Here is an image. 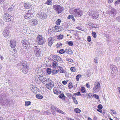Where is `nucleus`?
<instances>
[{
	"label": "nucleus",
	"mask_w": 120,
	"mask_h": 120,
	"mask_svg": "<svg viewBox=\"0 0 120 120\" xmlns=\"http://www.w3.org/2000/svg\"><path fill=\"white\" fill-rule=\"evenodd\" d=\"M67 19H72L73 21L74 22L75 21V19L73 16L72 15H69L67 17Z\"/></svg>",
	"instance_id": "b1692460"
},
{
	"label": "nucleus",
	"mask_w": 120,
	"mask_h": 120,
	"mask_svg": "<svg viewBox=\"0 0 120 120\" xmlns=\"http://www.w3.org/2000/svg\"><path fill=\"white\" fill-rule=\"evenodd\" d=\"M86 86L88 88H90V86L89 84L86 83Z\"/></svg>",
	"instance_id": "69168bd1"
},
{
	"label": "nucleus",
	"mask_w": 120,
	"mask_h": 120,
	"mask_svg": "<svg viewBox=\"0 0 120 120\" xmlns=\"http://www.w3.org/2000/svg\"><path fill=\"white\" fill-rule=\"evenodd\" d=\"M93 96L95 98L97 99H99V97L98 95L96 94H94Z\"/></svg>",
	"instance_id": "58836bf2"
},
{
	"label": "nucleus",
	"mask_w": 120,
	"mask_h": 120,
	"mask_svg": "<svg viewBox=\"0 0 120 120\" xmlns=\"http://www.w3.org/2000/svg\"><path fill=\"white\" fill-rule=\"evenodd\" d=\"M110 68L112 70V71H113L114 72H116L117 68L114 65L111 64L110 66Z\"/></svg>",
	"instance_id": "4468645a"
},
{
	"label": "nucleus",
	"mask_w": 120,
	"mask_h": 120,
	"mask_svg": "<svg viewBox=\"0 0 120 120\" xmlns=\"http://www.w3.org/2000/svg\"><path fill=\"white\" fill-rule=\"evenodd\" d=\"M70 69L73 72H75L76 71L75 68L74 67H71Z\"/></svg>",
	"instance_id": "a18cd8bd"
},
{
	"label": "nucleus",
	"mask_w": 120,
	"mask_h": 120,
	"mask_svg": "<svg viewBox=\"0 0 120 120\" xmlns=\"http://www.w3.org/2000/svg\"><path fill=\"white\" fill-rule=\"evenodd\" d=\"M41 16L42 19H45L47 17L46 14L45 13L42 12L41 14Z\"/></svg>",
	"instance_id": "a211bd4d"
},
{
	"label": "nucleus",
	"mask_w": 120,
	"mask_h": 120,
	"mask_svg": "<svg viewBox=\"0 0 120 120\" xmlns=\"http://www.w3.org/2000/svg\"><path fill=\"white\" fill-rule=\"evenodd\" d=\"M24 6L25 8L29 9L31 7L30 4L28 3H25L24 5Z\"/></svg>",
	"instance_id": "aec40b11"
},
{
	"label": "nucleus",
	"mask_w": 120,
	"mask_h": 120,
	"mask_svg": "<svg viewBox=\"0 0 120 120\" xmlns=\"http://www.w3.org/2000/svg\"><path fill=\"white\" fill-rule=\"evenodd\" d=\"M46 82H47V83H49L50 82H52L50 79L47 78V80H46Z\"/></svg>",
	"instance_id": "c03bdc74"
},
{
	"label": "nucleus",
	"mask_w": 120,
	"mask_h": 120,
	"mask_svg": "<svg viewBox=\"0 0 120 120\" xmlns=\"http://www.w3.org/2000/svg\"><path fill=\"white\" fill-rule=\"evenodd\" d=\"M81 77V75H78L76 76V79L77 81H78L79 80V79Z\"/></svg>",
	"instance_id": "4c0bfd02"
},
{
	"label": "nucleus",
	"mask_w": 120,
	"mask_h": 120,
	"mask_svg": "<svg viewBox=\"0 0 120 120\" xmlns=\"http://www.w3.org/2000/svg\"><path fill=\"white\" fill-rule=\"evenodd\" d=\"M72 83H70L68 85V87H69V88L70 89H71L73 87V86L72 85Z\"/></svg>",
	"instance_id": "a19ab883"
},
{
	"label": "nucleus",
	"mask_w": 120,
	"mask_h": 120,
	"mask_svg": "<svg viewBox=\"0 0 120 120\" xmlns=\"http://www.w3.org/2000/svg\"><path fill=\"white\" fill-rule=\"evenodd\" d=\"M33 14H30L29 13H26L24 16V17L25 19H27L30 17L31 15Z\"/></svg>",
	"instance_id": "412c9836"
},
{
	"label": "nucleus",
	"mask_w": 120,
	"mask_h": 120,
	"mask_svg": "<svg viewBox=\"0 0 120 120\" xmlns=\"http://www.w3.org/2000/svg\"><path fill=\"white\" fill-rule=\"evenodd\" d=\"M94 85L93 92L94 93L98 92L101 90V86L100 83L98 82H95Z\"/></svg>",
	"instance_id": "f257e3e1"
},
{
	"label": "nucleus",
	"mask_w": 120,
	"mask_h": 120,
	"mask_svg": "<svg viewBox=\"0 0 120 120\" xmlns=\"http://www.w3.org/2000/svg\"><path fill=\"white\" fill-rule=\"evenodd\" d=\"M59 71L61 73H65L66 72L64 70L62 67H59Z\"/></svg>",
	"instance_id": "6ab92c4d"
},
{
	"label": "nucleus",
	"mask_w": 120,
	"mask_h": 120,
	"mask_svg": "<svg viewBox=\"0 0 120 120\" xmlns=\"http://www.w3.org/2000/svg\"><path fill=\"white\" fill-rule=\"evenodd\" d=\"M66 95L68 97H69V96H71L72 97L74 96L72 95L70 93H67L66 94Z\"/></svg>",
	"instance_id": "6e6d98bb"
},
{
	"label": "nucleus",
	"mask_w": 120,
	"mask_h": 120,
	"mask_svg": "<svg viewBox=\"0 0 120 120\" xmlns=\"http://www.w3.org/2000/svg\"><path fill=\"white\" fill-rule=\"evenodd\" d=\"M8 104L10 105L12 104V102H13V101L12 100H10L8 99Z\"/></svg>",
	"instance_id": "4d7b16f0"
},
{
	"label": "nucleus",
	"mask_w": 120,
	"mask_h": 120,
	"mask_svg": "<svg viewBox=\"0 0 120 120\" xmlns=\"http://www.w3.org/2000/svg\"><path fill=\"white\" fill-rule=\"evenodd\" d=\"M68 45L70 46H72L73 45V42L72 41H70L68 42Z\"/></svg>",
	"instance_id": "37998d69"
},
{
	"label": "nucleus",
	"mask_w": 120,
	"mask_h": 120,
	"mask_svg": "<svg viewBox=\"0 0 120 120\" xmlns=\"http://www.w3.org/2000/svg\"><path fill=\"white\" fill-rule=\"evenodd\" d=\"M33 11L32 10H29L28 11V13H29L30 14H32V12H33Z\"/></svg>",
	"instance_id": "774afa93"
},
{
	"label": "nucleus",
	"mask_w": 120,
	"mask_h": 120,
	"mask_svg": "<svg viewBox=\"0 0 120 120\" xmlns=\"http://www.w3.org/2000/svg\"><path fill=\"white\" fill-rule=\"evenodd\" d=\"M22 43L23 45V46L25 47H26L27 46H28L30 45L29 42L25 40H24L22 41Z\"/></svg>",
	"instance_id": "f8f14e48"
},
{
	"label": "nucleus",
	"mask_w": 120,
	"mask_h": 120,
	"mask_svg": "<svg viewBox=\"0 0 120 120\" xmlns=\"http://www.w3.org/2000/svg\"><path fill=\"white\" fill-rule=\"evenodd\" d=\"M52 65H53L54 66H56L57 65V63L56 62L54 61V62H53L52 64Z\"/></svg>",
	"instance_id": "3c124183"
},
{
	"label": "nucleus",
	"mask_w": 120,
	"mask_h": 120,
	"mask_svg": "<svg viewBox=\"0 0 120 120\" xmlns=\"http://www.w3.org/2000/svg\"><path fill=\"white\" fill-rule=\"evenodd\" d=\"M62 43H58L56 45V48H61L62 46Z\"/></svg>",
	"instance_id": "a878e982"
},
{
	"label": "nucleus",
	"mask_w": 120,
	"mask_h": 120,
	"mask_svg": "<svg viewBox=\"0 0 120 120\" xmlns=\"http://www.w3.org/2000/svg\"><path fill=\"white\" fill-rule=\"evenodd\" d=\"M47 78H46L45 77H43L42 79V80H41V81H43L44 82L46 81V80H47Z\"/></svg>",
	"instance_id": "8fccbe9b"
},
{
	"label": "nucleus",
	"mask_w": 120,
	"mask_h": 120,
	"mask_svg": "<svg viewBox=\"0 0 120 120\" xmlns=\"http://www.w3.org/2000/svg\"><path fill=\"white\" fill-rule=\"evenodd\" d=\"M92 35L94 38H95L96 37V33L94 32H92Z\"/></svg>",
	"instance_id": "c9c22d12"
},
{
	"label": "nucleus",
	"mask_w": 120,
	"mask_h": 120,
	"mask_svg": "<svg viewBox=\"0 0 120 120\" xmlns=\"http://www.w3.org/2000/svg\"><path fill=\"white\" fill-rule=\"evenodd\" d=\"M53 40L52 38H50L48 39V44L49 45L51 46L52 44L53 43Z\"/></svg>",
	"instance_id": "2eb2a0df"
},
{
	"label": "nucleus",
	"mask_w": 120,
	"mask_h": 120,
	"mask_svg": "<svg viewBox=\"0 0 120 120\" xmlns=\"http://www.w3.org/2000/svg\"><path fill=\"white\" fill-rule=\"evenodd\" d=\"M31 104V102L30 101H26L25 105V106H27Z\"/></svg>",
	"instance_id": "72a5a7b5"
},
{
	"label": "nucleus",
	"mask_w": 120,
	"mask_h": 120,
	"mask_svg": "<svg viewBox=\"0 0 120 120\" xmlns=\"http://www.w3.org/2000/svg\"><path fill=\"white\" fill-rule=\"evenodd\" d=\"M10 45L11 48H15L16 46L15 41L14 40L11 41L10 42Z\"/></svg>",
	"instance_id": "ddd939ff"
},
{
	"label": "nucleus",
	"mask_w": 120,
	"mask_h": 120,
	"mask_svg": "<svg viewBox=\"0 0 120 120\" xmlns=\"http://www.w3.org/2000/svg\"><path fill=\"white\" fill-rule=\"evenodd\" d=\"M113 0H108V2L109 3H111L113 2Z\"/></svg>",
	"instance_id": "338daca9"
},
{
	"label": "nucleus",
	"mask_w": 120,
	"mask_h": 120,
	"mask_svg": "<svg viewBox=\"0 0 120 120\" xmlns=\"http://www.w3.org/2000/svg\"><path fill=\"white\" fill-rule=\"evenodd\" d=\"M11 16L9 15L7 13L5 14V16L4 18V20L6 22H9L11 21V19H10Z\"/></svg>",
	"instance_id": "423d86ee"
},
{
	"label": "nucleus",
	"mask_w": 120,
	"mask_h": 120,
	"mask_svg": "<svg viewBox=\"0 0 120 120\" xmlns=\"http://www.w3.org/2000/svg\"><path fill=\"white\" fill-rule=\"evenodd\" d=\"M116 20L118 22H120V16L116 17Z\"/></svg>",
	"instance_id": "5fc2aeb1"
},
{
	"label": "nucleus",
	"mask_w": 120,
	"mask_h": 120,
	"mask_svg": "<svg viewBox=\"0 0 120 120\" xmlns=\"http://www.w3.org/2000/svg\"><path fill=\"white\" fill-rule=\"evenodd\" d=\"M36 97L37 98L39 99H41L43 98V96L40 94H37L36 95Z\"/></svg>",
	"instance_id": "393cba45"
},
{
	"label": "nucleus",
	"mask_w": 120,
	"mask_h": 120,
	"mask_svg": "<svg viewBox=\"0 0 120 120\" xmlns=\"http://www.w3.org/2000/svg\"><path fill=\"white\" fill-rule=\"evenodd\" d=\"M57 90V88L56 87H55L53 89V92H54Z\"/></svg>",
	"instance_id": "e2e57ef3"
},
{
	"label": "nucleus",
	"mask_w": 120,
	"mask_h": 120,
	"mask_svg": "<svg viewBox=\"0 0 120 120\" xmlns=\"http://www.w3.org/2000/svg\"><path fill=\"white\" fill-rule=\"evenodd\" d=\"M120 4V0H117L115 3L114 4L116 5H117L118 4Z\"/></svg>",
	"instance_id": "79ce46f5"
},
{
	"label": "nucleus",
	"mask_w": 120,
	"mask_h": 120,
	"mask_svg": "<svg viewBox=\"0 0 120 120\" xmlns=\"http://www.w3.org/2000/svg\"><path fill=\"white\" fill-rule=\"evenodd\" d=\"M72 99L73 101L76 104H78V102L77 100L73 96L72 97Z\"/></svg>",
	"instance_id": "c756f323"
},
{
	"label": "nucleus",
	"mask_w": 120,
	"mask_h": 120,
	"mask_svg": "<svg viewBox=\"0 0 120 120\" xmlns=\"http://www.w3.org/2000/svg\"><path fill=\"white\" fill-rule=\"evenodd\" d=\"M110 111L112 112H113V114H116V112L115 110H112V109H111Z\"/></svg>",
	"instance_id": "13d9d810"
},
{
	"label": "nucleus",
	"mask_w": 120,
	"mask_h": 120,
	"mask_svg": "<svg viewBox=\"0 0 120 120\" xmlns=\"http://www.w3.org/2000/svg\"><path fill=\"white\" fill-rule=\"evenodd\" d=\"M81 91L82 92L84 93L85 92V89L84 87H82L81 89Z\"/></svg>",
	"instance_id": "49530a36"
},
{
	"label": "nucleus",
	"mask_w": 120,
	"mask_h": 120,
	"mask_svg": "<svg viewBox=\"0 0 120 120\" xmlns=\"http://www.w3.org/2000/svg\"><path fill=\"white\" fill-rule=\"evenodd\" d=\"M43 77V76H42L41 75H39L38 77V79L41 81Z\"/></svg>",
	"instance_id": "680f3d73"
},
{
	"label": "nucleus",
	"mask_w": 120,
	"mask_h": 120,
	"mask_svg": "<svg viewBox=\"0 0 120 120\" xmlns=\"http://www.w3.org/2000/svg\"><path fill=\"white\" fill-rule=\"evenodd\" d=\"M22 64L23 67H28V64H27V62L26 61H24V63Z\"/></svg>",
	"instance_id": "f704fd0d"
},
{
	"label": "nucleus",
	"mask_w": 120,
	"mask_h": 120,
	"mask_svg": "<svg viewBox=\"0 0 120 120\" xmlns=\"http://www.w3.org/2000/svg\"><path fill=\"white\" fill-rule=\"evenodd\" d=\"M6 94H0V100L2 101L6 99Z\"/></svg>",
	"instance_id": "dca6fc26"
},
{
	"label": "nucleus",
	"mask_w": 120,
	"mask_h": 120,
	"mask_svg": "<svg viewBox=\"0 0 120 120\" xmlns=\"http://www.w3.org/2000/svg\"><path fill=\"white\" fill-rule=\"evenodd\" d=\"M45 38L41 35H38L37 38V42L39 45H43L45 42Z\"/></svg>",
	"instance_id": "f03ea898"
},
{
	"label": "nucleus",
	"mask_w": 120,
	"mask_h": 120,
	"mask_svg": "<svg viewBox=\"0 0 120 120\" xmlns=\"http://www.w3.org/2000/svg\"><path fill=\"white\" fill-rule=\"evenodd\" d=\"M28 67H22L20 70V71L21 72L24 73V74H26L28 71Z\"/></svg>",
	"instance_id": "1a4fd4ad"
},
{
	"label": "nucleus",
	"mask_w": 120,
	"mask_h": 120,
	"mask_svg": "<svg viewBox=\"0 0 120 120\" xmlns=\"http://www.w3.org/2000/svg\"><path fill=\"white\" fill-rule=\"evenodd\" d=\"M51 69L49 68H48L47 69V72L49 74H50L51 73V72H52L51 71Z\"/></svg>",
	"instance_id": "e433bc0d"
},
{
	"label": "nucleus",
	"mask_w": 120,
	"mask_h": 120,
	"mask_svg": "<svg viewBox=\"0 0 120 120\" xmlns=\"http://www.w3.org/2000/svg\"><path fill=\"white\" fill-rule=\"evenodd\" d=\"M38 21L36 20H33L31 22L32 25L34 26L37 25L38 23Z\"/></svg>",
	"instance_id": "5701e85b"
},
{
	"label": "nucleus",
	"mask_w": 120,
	"mask_h": 120,
	"mask_svg": "<svg viewBox=\"0 0 120 120\" xmlns=\"http://www.w3.org/2000/svg\"><path fill=\"white\" fill-rule=\"evenodd\" d=\"M51 108L53 110H55L61 113L62 114H63L64 113V112L54 106L52 105L51 106Z\"/></svg>",
	"instance_id": "6e6552de"
},
{
	"label": "nucleus",
	"mask_w": 120,
	"mask_h": 120,
	"mask_svg": "<svg viewBox=\"0 0 120 120\" xmlns=\"http://www.w3.org/2000/svg\"><path fill=\"white\" fill-rule=\"evenodd\" d=\"M52 58L54 60H56L57 61H60V62H63L62 59L60 57L57 55H53Z\"/></svg>",
	"instance_id": "0eeeda50"
},
{
	"label": "nucleus",
	"mask_w": 120,
	"mask_h": 120,
	"mask_svg": "<svg viewBox=\"0 0 120 120\" xmlns=\"http://www.w3.org/2000/svg\"><path fill=\"white\" fill-rule=\"evenodd\" d=\"M53 9L55 11L57 12V13H60L64 10L63 8L60 5L56 4L53 5Z\"/></svg>",
	"instance_id": "7ed1b4c3"
},
{
	"label": "nucleus",
	"mask_w": 120,
	"mask_h": 120,
	"mask_svg": "<svg viewBox=\"0 0 120 120\" xmlns=\"http://www.w3.org/2000/svg\"><path fill=\"white\" fill-rule=\"evenodd\" d=\"M46 88L48 89L51 90L54 86L53 82H52L49 83H47L46 85Z\"/></svg>",
	"instance_id": "9d476101"
},
{
	"label": "nucleus",
	"mask_w": 120,
	"mask_h": 120,
	"mask_svg": "<svg viewBox=\"0 0 120 120\" xmlns=\"http://www.w3.org/2000/svg\"><path fill=\"white\" fill-rule=\"evenodd\" d=\"M65 51L66 53L68 54H72L73 53L72 51L70 48L65 49Z\"/></svg>",
	"instance_id": "f3484780"
},
{
	"label": "nucleus",
	"mask_w": 120,
	"mask_h": 120,
	"mask_svg": "<svg viewBox=\"0 0 120 120\" xmlns=\"http://www.w3.org/2000/svg\"><path fill=\"white\" fill-rule=\"evenodd\" d=\"M59 92H60V93L61 92H60H60H59L58 90L56 91L55 92H54V93L55 94H57V95H58L59 94Z\"/></svg>",
	"instance_id": "052dcab7"
},
{
	"label": "nucleus",
	"mask_w": 120,
	"mask_h": 120,
	"mask_svg": "<svg viewBox=\"0 0 120 120\" xmlns=\"http://www.w3.org/2000/svg\"><path fill=\"white\" fill-rule=\"evenodd\" d=\"M13 9V8L12 6H11L8 8V10L10 11H11Z\"/></svg>",
	"instance_id": "bf43d9fd"
},
{
	"label": "nucleus",
	"mask_w": 120,
	"mask_h": 120,
	"mask_svg": "<svg viewBox=\"0 0 120 120\" xmlns=\"http://www.w3.org/2000/svg\"><path fill=\"white\" fill-rule=\"evenodd\" d=\"M34 50L35 55L37 56H39L41 55V50L37 46H35L34 48Z\"/></svg>",
	"instance_id": "39448f33"
},
{
	"label": "nucleus",
	"mask_w": 120,
	"mask_h": 120,
	"mask_svg": "<svg viewBox=\"0 0 120 120\" xmlns=\"http://www.w3.org/2000/svg\"><path fill=\"white\" fill-rule=\"evenodd\" d=\"M8 99L4 100L3 102L2 103V104L3 105L6 106L8 105Z\"/></svg>",
	"instance_id": "4be33fe9"
},
{
	"label": "nucleus",
	"mask_w": 120,
	"mask_h": 120,
	"mask_svg": "<svg viewBox=\"0 0 120 120\" xmlns=\"http://www.w3.org/2000/svg\"><path fill=\"white\" fill-rule=\"evenodd\" d=\"M97 107L99 109H102L103 107L100 104L98 105Z\"/></svg>",
	"instance_id": "de8ad7c7"
},
{
	"label": "nucleus",
	"mask_w": 120,
	"mask_h": 120,
	"mask_svg": "<svg viewBox=\"0 0 120 120\" xmlns=\"http://www.w3.org/2000/svg\"><path fill=\"white\" fill-rule=\"evenodd\" d=\"M67 61L70 62H72L73 61V60L71 58H68L67 59Z\"/></svg>",
	"instance_id": "864d4df0"
},
{
	"label": "nucleus",
	"mask_w": 120,
	"mask_h": 120,
	"mask_svg": "<svg viewBox=\"0 0 120 120\" xmlns=\"http://www.w3.org/2000/svg\"><path fill=\"white\" fill-rule=\"evenodd\" d=\"M65 52V51L64 49H61L60 50L59 53L60 54H62L64 53Z\"/></svg>",
	"instance_id": "ea45409f"
},
{
	"label": "nucleus",
	"mask_w": 120,
	"mask_h": 120,
	"mask_svg": "<svg viewBox=\"0 0 120 120\" xmlns=\"http://www.w3.org/2000/svg\"><path fill=\"white\" fill-rule=\"evenodd\" d=\"M87 41L89 42H90V41H91V38L90 36H89L87 37Z\"/></svg>",
	"instance_id": "603ef678"
},
{
	"label": "nucleus",
	"mask_w": 120,
	"mask_h": 120,
	"mask_svg": "<svg viewBox=\"0 0 120 120\" xmlns=\"http://www.w3.org/2000/svg\"><path fill=\"white\" fill-rule=\"evenodd\" d=\"M74 94L75 95H76L77 96L81 95V94H80V92H78L77 93H75Z\"/></svg>",
	"instance_id": "09e8293b"
},
{
	"label": "nucleus",
	"mask_w": 120,
	"mask_h": 120,
	"mask_svg": "<svg viewBox=\"0 0 120 120\" xmlns=\"http://www.w3.org/2000/svg\"><path fill=\"white\" fill-rule=\"evenodd\" d=\"M67 83V82L66 81H64L62 82V83L64 85H65Z\"/></svg>",
	"instance_id": "0e129e2a"
},
{
	"label": "nucleus",
	"mask_w": 120,
	"mask_h": 120,
	"mask_svg": "<svg viewBox=\"0 0 120 120\" xmlns=\"http://www.w3.org/2000/svg\"><path fill=\"white\" fill-rule=\"evenodd\" d=\"M52 0H48L45 4L48 5H50L52 3Z\"/></svg>",
	"instance_id": "473e14b6"
},
{
	"label": "nucleus",
	"mask_w": 120,
	"mask_h": 120,
	"mask_svg": "<svg viewBox=\"0 0 120 120\" xmlns=\"http://www.w3.org/2000/svg\"><path fill=\"white\" fill-rule=\"evenodd\" d=\"M9 31L8 30H5L3 31V36L5 38L8 37V36H9Z\"/></svg>",
	"instance_id": "9b49d317"
},
{
	"label": "nucleus",
	"mask_w": 120,
	"mask_h": 120,
	"mask_svg": "<svg viewBox=\"0 0 120 120\" xmlns=\"http://www.w3.org/2000/svg\"><path fill=\"white\" fill-rule=\"evenodd\" d=\"M74 13L76 16L79 17L82 15V11L79 8H76L74 10Z\"/></svg>",
	"instance_id": "20e7f679"
},
{
	"label": "nucleus",
	"mask_w": 120,
	"mask_h": 120,
	"mask_svg": "<svg viewBox=\"0 0 120 120\" xmlns=\"http://www.w3.org/2000/svg\"><path fill=\"white\" fill-rule=\"evenodd\" d=\"M59 97L62 99V98H64V99H65V97L64 96V94H61L59 96Z\"/></svg>",
	"instance_id": "2f4dec72"
},
{
	"label": "nucleus",
	"mask_w": 120,
	"mask_h": 120,
	"mask_svg": "<svg viewBox=\"0 0 120 120\" xmlns=\"http://www.w3.org/2000/svg\"><path fill=\"white\" fill-rule=\"evenodd\" d=\"M74 111L75 112L77 113H79L81 112V110L80 109L78 108L75 109Z\"/></svg>",
	"instance_id": "7c9ffc66"
},
{
	"label": "nucleus",
	"mask_w": 120,
	"mask_h": 120,
	"mask_svg": "<svg viewBox=\"0 0 120 120\" xmlns=\"http://www.w3.org/2000/svg\"><path fill=\"white\" fill-rule=\"evenodd\" d=\"M61 22V20L60 19H58L56 21V23L57 25H60Z\"/></svg>",
	"instance_id": "bb28decb"
},
{
	"label": "nucleus",
	"mask_w": 120,
	"mask_h": 120,
	"mask_svg": "<svg viewBox=\"0 0 120 120\" xmlns=\"http://www.w3.org/2000/svg\"><path fill=\"white\" fill-rule=\"evenodd\" d=\"M63 35L59 34L58 35L57 37V39H62L63 38Z\"/></svg>",
	"instance_id": "c85d7f7f"
},
{
	"label": "nucleus",
	"mask_w": 120,
	"mask_h": 120,
	"mask_svg": "<svg viewBox=\"0 0 120 120\" xmlns=\"http://www.w3.org/2000/svg\"><path fill=\"white\" fill-rule=\"evenodd\" d=\"M58 73V71L57 70H53L52 71V75H54Z\"/></svg>",
	"instance_id": "cd10ccee"
}]
</instances>
